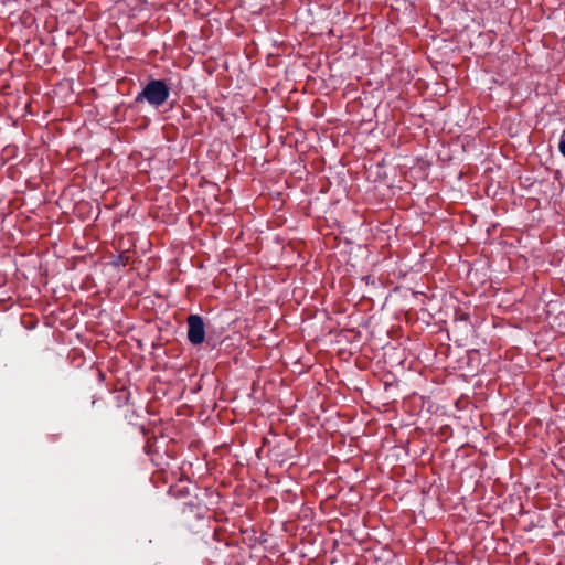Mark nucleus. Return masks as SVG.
<instances>
[{
  "label": "nucleus",
  "instance_id": "7ed1b4c3",
  "mask_svg": "<svg viewBox=\"0 0 565 565\" xmlns=\"http://www.w3.org/2000/svg\"><path fill=\"white\" fill-rule=\"evenodd\" d=\"M558 150L562 153V156L565 158V139H561L558 145Z\"/></svg>",
  "mask_w": 565,
  "mask_h": 565
},
{
  "label": "nucleus",
  "instance_id": "f03ea898",
  "mask_svg": "<svg viewBox=\"0 0 565 565\" xmlns=\"http://www.w3.org/2000/svg\"><path fill=\"white\" fill-rule=\"evenodd\" d=\"M188 339L194 345L201 344L205 339V326L199 315L188 318Z\"/></svg>",
  "mask_w": 565,
  "mask_h": 565
},
{
  "label": "nucleus",
  "instance_id": "f257e3e1",
  "mask_svg": "<svg viewBox=\"0 0 565 565\" xmlns=\"http://www.w3.org/2000/svg\"><path fill=\"white\" fill-rule=\"evenodd\" d=\"M170 96V88L161 79H151L143 89L136 96L137 103L147 102L149 105L158 108L162 106Z\"/></svg>",
  "mask_w": 565,
  "mask_h": 565
}]
</instances>
